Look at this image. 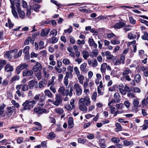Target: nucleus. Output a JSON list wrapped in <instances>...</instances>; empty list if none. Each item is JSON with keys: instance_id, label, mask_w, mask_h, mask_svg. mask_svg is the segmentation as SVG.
<instances>
[{"instance_id": "obj_18", "label": "nucleus", "mask_w": 148, "mask_h": 148, "mask_svg": "<svg viewBox=\"0 0 148 148\" xmlns=\"http://www.w3.org/2000/svg\"><path fill=\"white\" fill-rule=\"evenodd\" d=\"M87 64L86 63H84L80 65V69L83 72H86L88 71L86 68Z\"/></svg>"}, {"instance_id": "obj_14", "label": "nucleus", "mask_w": 148, "mask_h": 148, "mask_svg": "<svg viewBox=\"0 0 148 148\" xmlns=\"http://www.w3.org/2000/svg\"><path fill=\"white\" fill-rule=\"evenodd\" d=\"M68 127L70 128H72L73 126V121L72 117H70L69 118L68 121Z\"/></svg>"}, {"instance_id": "obj_22", "label": "nucleus", "mask_w": 148, "mask_h": 148, "mask_svg": "<svg viewBox=\"0 0 148 148\" xmlns=\"http://www.w3.org/2000/svg\"><path fill=\"white\" fill-rule=\"evenodd\" d=\"M105 55L106 57V58L108 59L111 60L112 59L113 57V56L111 55L109 51H107L105 52Z\"/></svg>"}, {"instance_id": "obj_33", "label": "nucleus", "mask_w": 148, "mask_h": 148, "mask_svg": "<svg viewBox=\"0 0 148 148\" xmlns=\"http://www.w3.org/2000/svg\"><path fill=\"white\" fill-rule=\"evenodd\" d=\"M123 143L124 145L128 146L130 145H132L133 143L132 141H129L128 140H125L123 142Z\"/></svg>"}, {"instance_id": "obj_10", "label": "nucleus", "mask_w": 148, "mask_h": 148, "mask_svg": "<svg viewBox=\"0 0 148 148\" xmlns=\"http://www.w3.org/2000/svg\"><path fill=\"white\" fill-rule=\"evenodd\" d=\"M42 69V67L40 64L38 62H37L36 64L33 68V70L35 72L40 71Z\"/></svg>"}, {"instance_id": "obj_20", "label": "nucleus", "mask_w": 148, "mask_h": 148, "mask_svg": "<svg viewBox=\"0 0 148 148\" xmlns=\"http://www.w3.org/2000/svg\"><path fill=\"white\" fill-rule=\"evenodd\" d=\"M58 38L55 37H53L50 38L49 40V42L51 44H54L58 41Z\"/></svg>"}, {"instance_id": "obj_59", "label": "nucleus", "mask_w": 148, "mask_h": 148, "mask_svg": "<svg viewBox=\"0 0 148 148\" xmlns=\"http://www.w3.org/2000/svg\"><path fill=\"white\" fill-rule=\"evenodd\" d=\"M129 21L130 22L133 24H134L136 23V21L135 20L134 18L131 16L129 17Z\"/></svg>"}, {"instance_id": "obj_11", "label": "nucleus", "mask_w": 148, "mask_h": 148, "mask_svg": "<svg viewBox=\"0 0 148 148\" xmlns=\"http://www.w3.org/2000/svg\"><path fill=\"white\" fill-rule=\"evenodd\" d=\"M14 112V110L12 109L11 107H8L7 108V110L6 114L8 117H10Z\"/></svg>"}, {"instance_id": "obj_17", "label": "nucleus", "mask_w": 148, "mask_h": 148, "mask_svg": "<svg viewBox=\"0 0 148 148\" xmlns=\"http://www.w3.org/2000/svg\"><path fill=\"white\" fill-rule=\"evenodd\" d=\"M19 16L20 18L22 19L24 18L25 16V14L24 12L23 11H22L21 9L17 10Z\"/></svg>"}, {"instance_id": "obj_57", "label": "nucleus", "mask_w": 148, "mask_h": 148, "mask_svg": "<svg viewBox=\"0 0 148 148\" xmlns=\"http://www.w3.org/2000/svg\"><path fill=\"white\" fill-rule=\"evenodd\" d=\"M31 40V37H29L24 41L25 45H28L29 44L30 40Z\"/></svg>"}, {"instance_id": "obj_26", "label": "nucleus", "mask_w": 148, "mask_h": 148, "mask_svg": "<svg viewBox=\"0 0 148 148\" xmlns=\"http://www.w3.org/2000/svg\"><path fill=\"white\" fill-rule=\"evenodd\" d=\"M92 53L93 54L90 55V56L91 58H92L94 57H96L98 54V51L97 50L94 49L92 50Z\"/></svg>"}, {"instance_id": "obj_4", "label": "nucleus", "mask_w": 148, "mask_h": 148, "mask_svg": "<svg viewBox=\"0 0 148 148\" xmlns=\"http://www.w3.org/2000/svg\"><path fill=\"white\" fill-rule=\"evenodd\" d=\"M41 107H39L37 108H35L34 109V112L36 113L39 116L42 113H46L48 112H47V110L45 109H43L41 108Z\"/></svg>"}, {"instance_id": "obj_32", "label": "nucleus", "mask_w": 148, "mask_h": 148, "mask_svg": "<svg viewBox=\"0 0 148 148\" xmlns=\"http://www.w3.org/2000/svg\"><path fill=\"white\" fill-rule=\"evenodd\" d=\"M134 79L136 82H138L140 80L141 76L140 74H137L135 77Z\"/></svg>"}, {"instance_id": "obj_12", "label": "nucleus", "mask_w": 148, "mask_h": 148, "mask_svg": "<svg viewBox=\"0 0 148 148\" xmlns=\"http://www.w3.org/2000/svg\"><path fill=\"white\" fill-rule=\"evenodd\" d=\"M50 30V29H42L41 30L40 35L42 37L46 36L49 33Z\"/></svg>"}, {"instance_id": "obj_36", "label": "nucleus", "mask_w": 148, "mask_h": 148, "mask_svg": "<svg viewBox=\"0 0 148 148\" xmlns=\"http://www.w3.org/2000/svg\"><path fill=\"white\" fill-rule=\"evenodd\" d=\"M141 38L144 40H148V33L145 32L144 33V35L141 36Z\"/></svg>"}, {"instance_id": "obj_1", "label": "nucleus", "mask_w": 148, "mask_h": 148, "mask_svg": "<svg viewBox=\"0 0 148 148\" xmlns=\"http://www.w3.org/2000/svg\"><path fill=\"white\" fill-rule=\"evenodd\" d=\"M79 108L80 110L84 112H86L87 108L86 106H89L90 103L89 98L86 96L84 98H81L79 101Z\"/></svg>"}, {"instance_id": "obj_13", "label": "nucleus", "mask_w": 148, "mask_h": 148, "mask_svg": "<svg viewBox=\"0 0 148 148\" xmlns=\"http://www.w3.org/2000/svg\"><path fill=\"white\" fill-rule=\"evenodd\" d=\"M5 70L7 72H8L12 71L14 70V68L10 64H7L5 67Z\"/></svg>"}, {"instance_id": "obj_46", "label": "nucleus", "mask_w": 148, "mask_h": 148, "mask_svg": "<svg viewBox=\"0 0 148 148\" xmlns=\"http://www.w3.org/2000/svg\"><path fill=\"white\" fill-rule=\"evenodd\" d=\"M128 37L130 39H134L136 38V36L133 34L130 33L128 34Z\"/></svg>"}, {"instance_id": "obj_52", "label": "nucleus", "mask_w": 148, "mask_h": 148, "mask_svg": "<svg viewBox=\"0 0 148 148\" xmlns=\"http://www.w3.org/2000/svg\"><path fill=\"white\" fill-rule=\"evenodd\" d=\"M111 43L114 45L119 44L120 43V41L119 40H111Z\"/></svg>"}, {"instance_id": "obj_62", "label": "nucleus", "mask_w": 148, "mask_h": 148, "mask_svg": "<svg viewBox=\"0 0 148 148\" xmlns=\"http://www.w3.org/2000/svg\"><path fill=\"white\" fill-rule=\"evenodd\" d=\"M38 56V54L36 53L33 52L31 53V57L32 58H36Z\"/></svg>"}, {"instance_id": "obj_44", "label": "nucleus", "mask_w": 148, "mask_h": 148, "mask_svg": "<svg viewBox=\"0 0 148 148\" xmlns=\"http://www.w3.org/2000/svg\"><path fill=\"white\" fill-rule=\"evenodd\" d=\"M145 102H146L148 104V96H147L145 100V99H144L142 101V104L143 106H146V104Z\"/></svg>"}, {"instance_id": "obj_43", "label": "nucleus", "mask_w": 148, "mask_h": 148, "mask_svg": "<svg viewBox=\"0 0 148 148\" xmlns=\"http://www.w3.org/2000/svg\"><path fill=\"white\" fill-rule=\"evenodd\" d=\"M130 71L129 68L126 69L123 71V75L124 76L127 75H128L129 74V71Z\"/></svg>"}, {"instance_id": "obj_9", "label": "nucleus", "mask_w": 148, "mask_h": 148, "mask_svg": "<svg viewBox=\"0 0 148 148\" xmlns=\"http://www.w3.org/2000/svg\"><path fill=\"white\" fill-rule=\"evenodd\" d=\"M126 24L125 23L120 22L116 23L113 26V28L115 29H119L125 26Z\"/></svg>"}, {"instance_id": "obj_34", "label": "nucleus", "mask_w": 148, "mask_h": 148, "mask_svg": "<svg viewBox=\"0 0 148 148\" xmlns=\"http://www.w3.org/2000/svg\"><path fill=\"white\" fill-rule=\"evenodd\" d=\"M20 0H16L15 4V5L16 7V8L17 10H18L19 9H21V5H20Z\"/></svg>"}, {"instance_id": "obj_45", "label": "nucleus", "mask_w": 148, "mask_h": 148, "mask_svg": "<svg viewBox=\"0 0 148 148\" xmlns=\"http://www.w3.org/2000/svg\"><path fill=\"white\" fill-rule=\"evenodd\" d=\"M12 103L16 108H18L20 106L19 104L16 102V101L14 100H12Z\"/></svg>"}, {"instance_id": "obj_24", "label": "nucleus", "mask_w": 148, "mask_h": 148, "mask_svg": "<svg viewBox=\"0 0 148 148\" xmlns=\"http://www.w3.org/2000/svg\"><path fill=\"white\" fill-rule=\"evenodd\" d=\"M11 8H12V13L13 15L14 16L15 18H18V16L17 13L15 10V7H11Z\"/></svg>"}, {"instance_id": "obj_16", "label": "nucleus", "mask_w": 148, "mask_h": 148, "mask_svg": "<svg viewBox=\"0 0 148 148\" xmlns=\"http://www.w3.org/2000/svg\"><path fill=\"white\" fill-rule=\"evenodd\" d=\"M115 126L116 127L114 129V130L116 132H118L122 130L123 128L120 123H116Z\"/></svg>"}, {"instance_id": "obj_42", "label": "nucleus", "mask_w": 148, "mask_h": 148, "mask_svg": "<svg viewBox=\"0 0 148 148\" xmlns=\"http://www.w3.org/2000/svg\"><path fill=\"white\" fill-rule=\"evenodd\" d=\"M63 63L65 65H68L69 64L70 62L68 58L64 59L62 61Z\"/></svg>"}, {"instance_id": "obj_3", "label": "nucleus", "mask_w": 148, "mask_h": 148, "mask_svg": "<svg viewBox=\"0 0 148 148\" xmlns=\"http://www.w3.org/2000/svg\"><path fill=\"white\" fill-rule=\"evenodd\" d=\"M28 66V65L25 63L20 64L16 68L15 71V74H19L22 70L26 68Z\"/></svg>"}, {"instance_id": "obj_54", "label": "nucleus", "mask_w": 148, "mask_h": 148, "mask_svg": "<svg viewBox=\"0 0 148 148\" xmlns=\"http://www.w3.org/2000/svg\"><path fill=\"white\" fill-rule=\"evenodd\" d=\"M40 95L39 94L36 95L34 97V99L35 100L34 101H36V102L37 101H38L40 99Z\"/></svg>"}, {"instance_id": "obj_8", "label": "nucleus", "mask_w": 148, "mask_h": 148, "mask_svg": "<svg viewBox=\"0 0 148 148\" xmlns=\"http://www.w3.org/2000/svg\"><path fill=\"white\" fill-rule=\"evenodd\" d=\"M45 99V97L44 95H42L40 97V99L39 100L38 105L39 107H42L45 104L44 100Z\"/></svg>"}, {"instance_id": "obj_61", "label": "nucleus", "mask_w": 148, "mask_h": 148, "mask_svg": "<svg viewBox=\"0 0 148 148\" xmlns=\"http://www.w3.org/2000/svg\"><path fill=\"white\" fill-rule=\"evenodd\" d=\"M42 129V127L36 126L33 128V130L34 131L41 130Z\"/></svg>"}, {"instance_id": "obj_58", "label": "nucleus", "mask_w": 148, "mask_h": 148, "mask_svg": "<svg viewBox=\"0 0 148 148\" xmlns=\"http://www.w3.org/2000/svg\"><path fill=\"white\" fill-rule=\"evenodd\" d=\"M74 70L75 72V73L77 76L80 75V72L77 67L75 66L74 68Z\"/></svg>"}, {"instance_id": "obj_53", "label": "nucleus", "mask_w": 148, "mask_h": 148, "mask_svg": "<svg viewBox=\"0 0 148 148\" xmlns=\"http://www.w3.org/2000/svg\"><path fill=\"white\" fill-rule=\"evenodd\" d=\"M67 70L69 71V74L71 75L72 76V73L73 71V67L70 66H68L67 68ZM72 76H71L72 77Z\"/></svg>"}, {"instance_id": "obj_35", "label": "nucleus", "mask_w": 148, "mask_h": 148, "mask_svg": "<svg viewBox=\"0 0 148 148\" xmlns=\"http://www.w3.org/2000/svg\"><path fill=\"white\" fill-rule=\"evenodd\" d=\"M111 140L112 142L115 143H119L120 141V139L116 137H114L111 138Z\"/></svg>"}, {"instance_id": "obj_50", "label": "nucleus", "mask_w": 148, "mask_h": 148, "mask_svg": "<svg viewBox=\"0 0 148 148\" xmlns=\"http://www.w3.org/2000/svg\"><path fill=\"white\" fill-rule=\"evenodd\" d=\"M38 44L40 46V49H42L44 48V42L43 41H40L38 43Z\"/></svg>"}, {"instance_id": "obj_21", "label": "nucleus", "mask_w": 148, "mask_h": 148, "mask_svg": "<svg viewBox=\"0 0 148 148\" xmlns=\"http://www.w3.org/2000/svg\"><path fill=\"white\" fill-rule=\"evenodd\" d=\"M56 136V134L53 132H51L49 134L47 138L49 139L53 140Z\"/></svg>"}, {"instance_id": "obj_63", "label": "nucleus", "mask_w": 148, "mask_h": 148, "mask_svg": "<svg viewBox=\"0 0 148 148\" xmlns=\"http://www.w3.org/2000/svg\"><path fill=\"white\" fill-rule=\"evenodd\" d=\"M41 146H42L43 148H47V142L46 141L42 142L41 143Z\"/></svg>"}, {"instance_id": "obj_28", "label": "nucleus", "mask_w": 148, "mask_h": 148, "mask_svg": "<svg viewBox=\"0 0 148 148\" xmlns=\"http://www.w3.org/2000/svg\"><path fill=\"white\" fill-rule=\"evenodd\" d=\"M5 106V105L3 103L0 105V116L3 114L4 112L3 109Z\"/></svg>"}, {"instance_id": "obj_25", "label": "nucleus", "mask_w": 148, "mask_h": 148, "mask_svg": "<svg viewBox=\"0 0 148 148\" xmlns=\"http://www.w3.org/2000/svg\"><path fill=\"white\" fill-rule=\"evenodd\" d=\"M114 98L115 100H116L117 103H119L120 102V99H119L120 95L117 92H116L114 95Z\"/></svg>"}, {"instance_id": "obj_30", "label": "nucleus", "mask_w": 148, "mask_h": 148, "mask_svg": "<svg viewBox=\"0 0 148 148\" xmlns=\"http://www.w3.org/2000/svg\"><path fill=\"white\" fill-rule=\"evenodd\" d=\"M20 77L18 75H15L10 80V82H12L18 80L20 79Z\"/></svg>"}, {"instance_id": "obj_31", "label": "nucleus", "mask_w": 148, "mask_h": 148, "mask_svg": "<svg viewBox=\"0 0 148 148\" xmlns=\"http://www.w3.org/2000/svg\"><path fill=\"white\" fill-rule=\"evenodd\" d=\"M28 86V85H27L25 84L22 85L21 90L23 91L28 90L29 89Z\"/></svg>"}, {"instance_id": "obj_56", "label": "nucleus", "mask_w": 148, "mask_h": 148, "mask_svg": "<svg viewBox=\"0 0 148 148\" xmlns=\"http://www.w3.org/2000/svg\"><path fill=\"white\" fill-rule=\"evenodd\" d=\"M125 59V56L123 54L120 57V60L121 63L123 64H124V63Z\"/></svg>"}, {"instance_id": "obj_2", "label": "nucleus", "mask_w": 148, "mask_h": 148, "mask_svg": "<svg viewBox=\"0 0 148 148\" xmlns=\"http://www.w3.org/2000/svg\"><path fill=\"white\" fill-rule=\"evenodd\" d=\"M36 103V101L27 100L23 104V107L20 109V111L22 112L24 110H30L33 108L34 104Z\"/></svg>"}, {"instance_id": "obj_40", "label": "nucleus", "mask_w": 148, "mask_h": 148, "mask_svg": "<svg viewBox=\"0 0 148 148\" xmlns=\"http://www.w3.org/2000/svg\"><path fill=\"white\" fill-rule=\"evenodd\" d=\"M10 53L8 51H6L4 54V56L7 59H11L12 57L10 56Z\"/></svg>"}, {"instance_id": "obj_7", "label": "nucleus", "mask_w": 148, "mask_h": 148, "mask_svg": "<svg viewBox=\"0 0 148 148\" xmlns=\"http://www.w3.org/2000/svg\"><path fill=\"white\" fill-rule=\"evenodd\" d=\"M62 99L60 95H56L55 98V101L53 104L57 106H58L62 103Z\"/></svg>"}, {"instance_id": "obj_60", "label": "nucleus", "mask_w": 148, "mask_h": 148, "mask_svg": "<svg viewBox=\"0 0 148 148\" xmlns=\"http://www.w3.org/2000/svg\"><path fill=\"white\" fill-rule=\"evenodd\" d=\"M57 31L56 30L53 29L51 30L50 32V35H52L53 36H56L57 34Z\"/></svg>"}, {"instance_id": "obj_55", "label": "nucleus", "mask_w": 148, "mask_h": 148, "mask_svg": "<svg viewBox=\"0 0 148 148\" xmlns=\"http://www.w3.org/2000/svg\"><path fill=\"white\" fill-rule=\"evenodd\" d=\"M86 140L85 139H82L79 138L78 139V141L79 143H84L86 142Z\"/></svg>"}, {"instance_id": "obj_5", "label": "nucleus", "mask_w": 148, "mask_h": 148, "mask_svg": "<svg viewBox=\"0 0 148 148\" xmlns=\"http://www.w3.org/2000/svg\"><path fill=\"white\" fill-rule=\"evenodd\" d=\"M74 88L75 90L76 94L77 95L80 96L82 93V90L78 83H75L74 86Z\"/></svg>"}, {"instance_id": "obj_47", "label": "nucleus", "mask_w": 148, "mask_h": 148, "mask_svg": "<svg viewBox=\"0 0 148 148\" xmlns=\"http://www.w3.org/2000/svg\"><path fill=\"white\" fill-rule=\"evenodd\" d=\"M8 21L9 24V27L10 29H11L13 27L14 24L12 23L10 19L9 18H8Z\"/></svg>"}, {"instance_id": "obj_15", "label": "nucleus", "mask_w": 148, "mask_h": 148, "mask_svg": "<svg viewBox=\"0 0 148 148\" xmlns=\"http://www.w3.org/2000/svg\"><path fill=\"white\" fill-rule=\"evenodd\" d=\"M105 140L103 139H100L99 141V144L101 148H105L106 145L105 144Z\"/></svg>"}, {"instance_id": "obj_48", "label": "nucleus", "mask_w": 148, "mask_h": 148, "mask_svg": "<svg viewBox=\"0 0 148 148\" xmlns=\"http://www.w3.org/2000/svg\"><path fill=\"white\" fill-rule=\"evenodd\" d=\"M24 140L23 138L21 137H19L18 138L17 140V143L20 144L23 142Z\"/></svg>"}, {"instance_id": "obj_29", "label": "nucleus", "mask_w": 148, "mask_h": 148, "mask_svg": "<svg viewBox=\"0 0 148 148\" xmlns=\"http://www.w3.org/2000/svg\"><path fill=\"white\" fill-rule=\"evenodd\" d=\"M82 53L83 57L86 60L89 56V53L87 51L84 50L82 52Z\"/></svg>"}, {"instance_id": "obj_23", "label": "nucleus", "mask_w": 148, "mask_h": 148, "mask_svg": "<svg viewBox=\"0 0 148 148\" xmlns=\"http://www.w3.org/2000/svg\"><path fill=\"white\" fill-rule=\"evenodd\" d=\"M55 111L59 115L62 114L64 112V111L62 108H58L55 109Z\"/></svg>"}, {"instance_id": "obj_51", "label": "nucleus", "mask_w": 148, "mask_h": 148, "mask_svg": "<svg viewBox=\"0 0 148 148\" xmlns=\"http://www.w3.org/2000/svg\"><path fill=\"white\" fill-rule=\"evenodd\" d=\"M139 101L138 99H134L133 103L134 106H138L139 104Z\"/></svg>"}, {"instance_id": "obj_38", "label": "nucleus", "mask_w": 148, "mask_h": 148, "mask_svg": "<svg viewBox=\"0 0 148 148\" xmlns=\"http://www.w3.org/2000/svg\"><path fill=\"white\" fill-rule=\"evenodd\" d=\"M65 90V88L64 87H62L59 88L58 91L59 93H61L63 96H64V91Z\"/></svg>"}, {"instance_id": "obj_19", "label": "nucleus", "mask_w": 148, "mask_h": 148, "mask_svg": "<svg viewBox=\"0 0 148 148\" xmlns=\"http://www.w3.org/2000/svg\"><path fill=\"white\" fill-rule=\"evenodd\" d=\"M73 91V87H71L70 90V91L69 92V89H67L66 90V92H65V95L66 96H67L68 95H69V96L71 97L72 95V92Z\"/></svg>"}, {"instance_id": "obj_39", "label": "nucleus", "mask_w": 148, "mask_h": 148, "mask_svg": "<svg viewBox=\"0 0 148 148\" xmlns=\"http://www.w3.org/2000/svg\"><path fill=\"white\" fill-rule=\"evenodd\" d=\"M29 46H26L23 49V53L25 54L29 53Z\"/></svg>"}, {"instance_id": "obj_6", "label": "nucleus", "mask_w": 148, "mask_h": 148, "mask_svg": "<svg viewBox=\"0 0 148 148\" xmlns=\"http://www.w3.org/2000/svg\"><path fill=\"white\" fill-rule=\"evenodd\" d=\"M28 86L30 89H33L37 88L38 82L34 80H32L29 82Z\"/></svg>"}, {"instance_id": "obj_64", "label": "nucleus", "mask_w": 148, "mask_h": 148, "mask_svg": "<svg viewBox=\"0 0 148 148\" xmlns=\"http://www.w3.org/2000/svg\"><path fill=\"white\" fill-rule=\"evenodd\" d=\"M8 84V81L7 79H5L3 80V82L2 83V85L3 86H6Z\"/></svg>"}, {"instance_id": "obj_27", "label": "nucleus", "mask_w": 148, "mask_h": 148, "mask_svg": "<svg viewBox=\"0 0 148 148\" xmlns=\"http://www.w3.org/2000/svg\"><path fill=\"white\" fill-rule=\"evenodd\" d=\"M44 93L45 96H47L50 98L52 97V94L49 90L47 89L45 90Z\"/></svg>"}, {"instance_id": "obj_37", "label": "nucleus", "mask_w": 148, "mask_h": 148, "mask_svg": "<svg viewBox=\"0 0 148 148\" xmlns=\"http://www.w3.org/2000/svg\"><path fill=\"white\" fill-rule=\"evenodd\" d=\"M40 6L38 4H35L33 6V9L35 11H37L40 8Z\"/></svg>"}, {"instance_id": "obj_49", "label": "nucleus", "mask_w": 148, "mask_h": 148, "mask_svg": "<svg viewBox=\"0 0 148 148\" xmlns=\"http://www.w3.org/2000/svg\"><path fill=\"white\" fill-rule=\"evenodd\" d=\"M88 42L89 43V45L92 47L93 46L95 43L94 40L93 39L89 38L88 40Z\"/></svg>"}, {"instance_id": "obj_41", "label": "nucleus", "mask_w": 148, "mask_h": 148, "mask_svg": "<svg viewBox=\"0 0 148 148\" xmlns=\"http://www.w3.org/2000/svg\"><path fill=\"white\" fill-rule=\"evenodd\" d=\"M22 52V49L20 50L18 53V54H15L14 56V58L16 59L18 58V57H20L21 56Z\"/></svg>"}]
</instances>
